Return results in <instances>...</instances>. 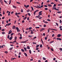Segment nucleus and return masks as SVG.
<instances>
[{
    "label": "nucleus",
    "instance_id": "72a5a7b5",
    "mask_svg": "<svg viewBox=\"0 0 62 62\" xmlns=\"http://www.w3.org/2000/svg\"><path fill=\"white\" fill-rule=\"evenodd\" d=\"M45 10H48V8H45Z\"/></svg>",
    "mask_w": 62,
    "mask_h": 62
},
{
    "label": "nucleus",
    "instance_id": "774afa93",
    "mask_svg": "<svg viewBox=\"0 0 62 62\" xmlns=\"http://www.w3.org/2000/svg\"><path fill=\"white\" fill-rule=\"evenodd\" d=\"M5 19V17H3L2 18V19Z\"/></svg>",
    "mask_w": 62,
    "mask_h": 62
},
{
    "label": "nucleus",
    "instance_id": "f3484780",
    "mask_svg": "<svg viewBox=\"0 0 62 62\" xmlns=\"http://www.w3.org/2000/svg\"><path fill=\"white\" fill-rule=\"evenodd\" d=\"M31 9H32V10L33 11H34V8H33V7H32V6H31Z\"/></svg>",
    "mask_w": 62,
    "mask_h": 62
},
{
    "label": "nucleus",
    "instance_id": "9b49d317",
    "mask_svg": "<svg viewBox=\"0 0 62 62\" xmlns=\"http://www.w3.org/2000/svg\"><path fill=\"white\" fill-rule=\"evenodd\" d=\"M13 47L10 48L9 49V50H10V51H11V50H12L13 49Z\"/></svg>",
    "mask_w": 62,
    "mask_h": 62
},
{
    "label": "nucleus",
    "instance_id": "6e6d98bb",
    "mask_svg": "<svg viewBox=\"0 0 62 62\" xmlns=\"http://www.w3.org/2000/svg\"><path fill=\"white\" fill-rule=\"evenodd\" d=\"M47 21H51V20L49 19H47Z\"/></svg>",
    "mask_w": 62,
    "mask_h": 62
},
{
    "label": "nucleus",
    "instance_id": "0eeeda50",
    "mask_svg": "<svg viewBox=\"0 0 62 62\" xmlns=\"http://www.w3.org/2000/svg\"><path fill=\"white\" fill-rule=\"evenodd\" d=\"M61 36V35L60 34H59L57 35L58 37H60Z\"/></svg>",
    "mask_w": 62,
    "mask_h": 62
},
{
    "label": "nucleus",
    "instance_id": "338daca9",
    "mask_svg": "<svg viewBox=\"0 0 62 62\" xmlns=\"http://www.w3.org/2000/svg\"><path fill=\"white\" fill-rule=\"evenodd\" d=\"M44 6L45 7H46V8H47V5H45Z\"/></svg>",
    "mask_w": 62,
    "mask_h": 62
},
{
    "label": "nucleus",
    "instance_id": "c756f323",
    "mask_svg": "<svg viewBox=\"0 0 62 62\" xmlns=\"http://www.w3.org/2000/svg\"><path fill=\"white\" fill-rule=\"evenodd\" d=\"M4 1L5 2V3H6V4H8V3H7V1L4 0Z\"/></svg>",
    "mask_w": 62,
    "mask_h": 62
},
{
    "label": "nucleus",
    "instance_id": "393cba45",
    "mask_svg": "<svg viewBox=\"0 0 62 62\" xmlns=\"http://www.w3.org/2000/svg\"><path fill=\"white\" fill-rule=\"evenodd\" d=\"M43 59H44V60H46V58H45V57H43Z\"/></svg>",
    "mask_w": 62,
    "mask_h": 62
},
{
    "label": "nucleus",
    "instance_id": "9d476101",
    "mask_svg": "<svg viewBox=\"0 0 62 62\" xmlns=\"http://www.w3.org/2000/svg\"><path fill=\"white\" fill-rule=\"evenodd\" d=\"M24 54L25 55V56H26L27 57V54L26 53H24Z\"/></svg>",
    "mask_w": 62,
    "mask_h": 62
},
{
    "label": "nucleus",
    "instance_id": "bf43d9fd",
    "mask_svg": "<svg viewBox=\"0 0 62 62\" xmlns=\"http://www.w3.org/2000/svg\"><path fill=\"white\" fill-rule=\"evenodd\" d=\"M39 48H37L36 49V50H39Z\"/></svg>",
    "mask_w": 62,
    "mask_h": 62
},
{
    "label": "nucleus",
    "instance_id": "473e14b6",
    "mask_svg": "<svg viewBox=\"0 0 62 62\" xmlns=\"http://www.w3.org/2000/svg\"><path fill=\"white\" fill-rule=\"evenodd\" d=\"M61 5H62V4H58V6H61Z\"/></svg>",
    "mask_w": 62,
    "mask_h": 62
},
{
    "label": "nucleus",
    "instance_id": "680f3d73",
    "mask_svg": "<svg viewBox=\"0 0 62 62\" xmlns=\"http://www.w3.org/2000/svg\"><path fill=\"white\" fill-rule=\"evenodd\" d=\"M56 59L55 58H53V60H54V61Z\"/></svg>",
    "mask_w": 62,
    "mask_h": 62
},
{
    "label": "nucleus",
    "instance_id": "58836bf2",
    "mask_svg": "<svg viewBox=\"0 0 62 62\" xmlns=\"http://www.w3.org/2000/svg\"><path fill=\"white\" fill-rule=\"evenodd\" d=\"M21 12H23V9H21Z\"/></svg>",
    "mask_w": 62,
    "mask_h": 62
},
{
    "label": "nucleus",
    "instance_id": "aec40b11",
    "mask_svg": "<svg viewBox=\"0 0 62 62\" xmlns=\"http://www.w3.org/2000/svg\"><path fill=\"white\" fill-rule=\"evenodd\" d=\"M21 50L22 52H24V50L23 49H21Z\"/></svg>",
    "mask_w": 62,
    "mask_h": 62
},
{
    "label": "nucleus",
    "instance_id": "a19ab883",
    "mask_svg": "<svg viewBox=\"0 0 62 62\" xmlns=\"http://www.w3.org/2000/svg\"><path fill=\"white\" fill-rule=\"evenodd\" d=\"M13 7H14V8H16V7L15 6L13 5Z\"/></svg>",
    "mask_w": 62,
    "mask_h": 62
},
{
    "label": "nucleus",
    "instance_id": "ea45409f",
    "mask_svg": "<svg viewBox=\"0 0 62 62\" xmlns=\"http://www.w3.org/2000/svg\"><path fill=\"white\" fill-rule=\"evenodd\" d=\"M45 40L47 39V37H45Z\"/></svg>",
    "mask_w": 62,
    "mask_h": 62
},
{
    "label": "nucleus",
    "instance_id": "4c0bfd02",
    "mask_svg": "<svg viewBox=\"0 0 62 62\" xmlns=\"http://www.w3.org/2000/svg\"><path fill=\"white\" fill-rule=\"evenodd\" d=\"M44 23H48V22L47 21H44Z\"/></svg>",
    "mask_w": 62,
    "mask_h": 62
},
{
    "label": "nucleus",
    "instance_id": "c03bdc74",
    "mask_svg": "<svg viewBox=\"0 0 62 62\" xmlns=\"http://www.w3.org/2000/svg\"><path fill=\"white\" fill-rule=\"evenodd\" d=\"M28 37H30V38H31V37H33V36H29Z\"/></svg>",
    "mask_w": 62,
    "mask_h": 62
},
{
    "label": "nucleus",
    "instance_id": "8fccbe9b",
    "mask_svg": "<svg viewBox=\"0 0 62 62\" xmlns=\"http://www.w3.org/2000/svg\"><path fill=\"white\" fill-rule=\"evenodd\" d=\"M56 5L55 4H54V7H56Z\"/></svg>",
    "mask_w": 62,
    "mask_h": 62
},
{
    "label": "nucleus",
    "instance_id": "c9c22d12",
    "mask_svg": "<svg viewBox=\"0 0 62 62\" xmlns=\"http://www.w3.org/2000/svg\"><path fill=\"white\" fill-rule=\"evenodd\" d=\"M14 35V33H12L11 34V36H12Z\"/></svg>",
    "mask_w": 62,
    "mask_h": 62
},
{
    "label": "nucleus",
    "instance_id": "f8f14e48",
    "mask_svg": "<svg viewBox=\"0 0 62 62\" xmlns=\"http://www.w3.org/2000/svg\"><path fill=\"white\" fill-rule=\"evenodd\" d=\"M30 11V9H28L27 10V12H29Z\"/></svg>",
    "mask_w": 62,
    "mask_h": 62
},
{
    "label": "nucleus",
    "instance_id": "7ed1b4c3",
    "mask_svg": "<svg viewBox=\"0 0 62 62\" xmlns=\"http://www.w3.org/2000/svg\"><path fill=\"white\" fill-rule=\"evenodd\" d=\"M30 31H31V34H33L34 33V32H33V30H30Z\"/></svg>",
    "mask_w": 62,
    "mask_h": 62
},
{
    "label": "nucleus",
    "instance_id": "6ab92c4d",
    "mask_svg": "<svg viewBox=\"0 0 62 62\" xmlns=\"http://www.w3.org/2000/svg\"><path fill=\"white\" fill-rule=\"evenodd\" d=\"M47 5L48 6H49V7H52V6L51 4H48Z\"/></svg>",
    "mask_w": 62,
    "mask_h": 62
},
{
    "label": "nucleus",
    "instance_id": "dca6fc26",
    "mask_svg": "<svg viewBox=\"0 0 62 62\" xmlns=\"http://www.w3.org/2000/svg\"><path fill=\"white\" fill-rule=\"evenodd\" d=\"M53 42H54V41H51L49 42L50 44H51V43H52Z\"/></svg>",
    "mask_w": 62,
    "mask_h": 62
},
{
    "label": "nucleus",
    "instance_id": "09e8293b",
    "mask_svg": "<svg viewBox=\"0 0 62 62\" xmlns=\"http://www.w3.org/2000/svg\"><path fill=\"white\" fill-rule=\"evenodd\" d=\"M36 12L35 11L34 12V15H35L36 14Z\"/></svg>",
    "mask_w": 62,
    "mask_h": 62
},
{
    "label": "nucleus",
    "instance_id": "49530a36",
    "mask_svg": "<svg viewBox=\"0 0 62 62\" xmlns=\"http://www.w3.org/2000/svg\"><path fill=\"white\" fill-rule=\"evenodd\" d=\"M33 59H31L30 60V61H33Z\"/></svg>",
    "mask_w": 62,
    "mask_h": 62
},
{
    "label": "nucleus",
    "instance_id": "2eb2a0df",
    "mask_svg": "<svg viewBox=\"0 0 62 62\" xmlns=\"http://www.w3.org/2000/svg\"><path fill=\"white\" fill-rule=\"evenodd\" d=\"M15 28V26H13V29H14Z\"/></svg>",
    "mask_w": 62,
    "mask_h": 62
},
{
    "label": "nucleus",
    "instance_id": "4468645a",
    "mask_svg": "<svg viewBox=\"0 0 62 62\" xmlns=\"http://www.w3.org/2000/svg\"><path fill=\"white\" fill-rule=\"evenodd\" d=\"M27 48L28 49H30V47H29V46H28L27 47Z\"/></svg>",
    "mask_w": 62,
    "mask_h": 62
},
{
    "label": "nucleus",
    "instance_id": "37998d69",
    "mask_svg": "<svg viewBox=\"0 0 62 62\" xmlns=\"http://www.w3.org/2000/svg\"><path fill=\"white\" fill-rule=\"evenodd\" d=\"M56 25H57V26H58V23H56Z\"/></svg>",
    "mask_w": 62,
    "mask_h": 62
},
{
    "label": "nucleus",
    "instance_id": "2f4dec72",
    "mask_svg": "<svg viewBox=\"0 0 62 62\" xmlns=\"http://www.w3.org/2000/svg\"><path fill=\"white\" fill-rule=\"evenodd\" d=\"M24 49L25 51H26V48L25 47H24Z\"/></svg>",
    "mask_w": 62,
    "mask_h": 62
},
{
    "label": "nucleus",
    "instance_id": "39448f33",
    "mask_svg": "<svg viewBox=\"0 0 62 62\" xmlns=\"http://www.w3.org/2000/svg\"><path fill=\"white\" fill-rule=\"evenodd\" d=\"M56 39H57V40H62V39H61V38H57Z\"/></svg>",
    "mask_w": 62,
    "mask_h": 62
},
{
    "label": "nucleus",
    "instance_id": "a211bd4d",
    "mask_svg": "<svg viewBox=\"0 0 62 62\" xmlns=\"http://www.w3.org/2000/svg\"><path fill=\"white\" fill-rule=\"evenodd\" d=\"M26 18H27V17H24V18H23V20H25V19H26Z\"/></svg>",
    "mask_w": 62,
    "mask_h": 62
},
{
    "label": "nucleus",
    "instance_id": "bb28decb",
    "mask_svg": "<svg viewBox=\"0 0 62 62\" xmlns=\"http://www.w3.org/2000/svg\"><path fill=\"white\" fill-rule=\"evenodd\" d=\"M39 45H40L39 44V45L37 46L36 47V48H38V47H39Z\"/></svg>",
    "mask_w": 62,
    "mask_h": 62
},
{
    "label": "nucleus",
    "instance_id": "a18cd8bd",
    "mask_svg": "<svg viewBox=\"0 0 62 62\" xmlns=\"http://www.w3.org/2000/svg\"><path fill=\"white\" fill-rule=\"evenodd\" d=\"M4 53H6V54H8V52L7 51H5V52Z\"/></svg>",
    "mask_w": 62,
    "mask_h": 62
},
{
    "label": "nucleus",
    "instance_id": "ddd939ff",
    "mask_svg": "<svg viewBox=\"0 0 62 62\" xmlns=\"http://www.w3.org/2000/svg\"><path fill=\"white\" fill-rule=\"evenodd\" d=\"M40 15H41V14H39L38 15V18H39V17H40Z\"/></svg>",
    "mask_w": 62,
    "mask_h": 62
},
{
    "label": "nucleus",
    "instance_id": "79ce46f5",
    "mask_svg": "<svg viewBox=\"0 0 62 62\" xmlns=\"http://www.w3.org/2000/svg\"><path fill=\"white\" fill-rule=\"evenodd\" d=\"M9 37H10V36H9V35L8 36V39H9Z\"/></svg>",
    "mask_w": 62,
    "mask_h": 62
},
{
    "label": "nucleus",
    "instance_id": "c85d7f7f",
    "mask_svg": "<svg viewBox=\"0 0 62 62\" xmlns=\"http://www.w3.org/2000/svg\"><path fill=\"white\" fill-rule=\"evenodd\" d=\"M24 7H25V8H27V6H26V5H24Z\"/></svg>",
    "mask_w": 62,
    "mask_h": 62
},
{
    "label": "nucleus",
    "instance_id": "412c9836",
    "mask_svg": "<svg viewBox=\"0 0 62 62\" xmlns=\"http://www.w3.org/2000/svg\"><path fill=\"white\" fill-rule=\"evenodd\" d=\"M17 37H15V40H16V39H17Z\"/></svg>",
    "mask_w": 62,
    "mask_h": 62
},
{
    "label": "nucleus",
    "instance_id": "cd10ccee",
    "mask_svg": "<svg viewBox=\"0 0 62 62\" xmlns=\"http://www.w3.org/2000/svg\"><path fill=\"white\" fill-rule=\"evenodd\" d=\"M60 23H62V21L61 20H60Z\"/></svg>",
    "mask_w": 62,
    "mask_h": 62
},
{
    "label": "nucleus",
    "instance_id": "e2e57ef3",
    "mask_svg": "<svg viewBox=\"0 0 62 62\" xmlns=\"http://www.w3.org/2000/svg\"><path fill=\"white\" fill-rule=\"evenodd\" d=\"M54 34H53L52 35V37H54Z\"/></svg>",
    "mask_w": 62,
    "mask_h": 62
},
{
    "label": "nucleus",
    "instance_id": "4be33fe9",
    "mask_svg": "<svg viewBox=\"0 0 62 62\" xmlns=\"http://www.w3.org/2000/svg\"><path fill=\"white\" fill-rule=\"evenodd\" d=\"M62 12L61 11H58L57 12V13H61Z\"/></svg>",
    "mask_w": 62,
    "mask_h": 62
},
{
    "label": "nucleus",
    "instance_id": "423d86ee",
    "mask_svg": "<svg viewBox=\"0 0 62 62\" xmlns=\"http://www.w3.org/2000/svg\"><path fill=\"white\" fill-rule=\"evenodd\" d=\"M42 11H40V12H39V14H41V15H42Z\"/></svg>",
    "mask_w": 62,
    "mask_h": 62
},
{
    "label": "nucleus",
    "instance_id": "7c9ffc66",
    "mask_svg": "<svg viewBox=\"0 0 62 62\" xmlns=\"http://www.w3.org/2000/svg\"><path fill=\"white\" fill-rule=\"evenodd\" d=\"M32 44H37V43H35V42H33Z\"/></svg>",
    "mask_w": 62,
    "mask_h": 62
},
{
    "label": "nucleus",
    "instance_id": "b1692460",
    "mask_svg": "<svg viewBox=\"0 0 62 62\" xmlns=\"http://www.w3.org/2000/svg\"><path fill=\"white\" fill-rule=\"evenodd\" d=\"M40 48H42V44H41L40 45Z\"/></svg>",
    "mask_w": 62,
    "mask_h": 62
},
{
    "label": "nucleus",
    "instance_id": "864d4df0",
    "mask_svg": "<svg viewBox=\"0 0 62 62\" xmlns=\"http://www.w3.org/2000/svg\"><path fill=\"white\" fill-rule=\"evenodd\" d=\"M29 29H32V27H29Z\"/></svg>",
    "mask_w": 62,
    "mask_h": 62
},
{
    "label": "nucleus",
    "instance_id": "a878e982",
    "mask_svg": "<svg viewBox=\"0 0 62 62\" xmlns=\"http://www.w3.org/2000/svg\"><path fill=\"white\" fill-rule=\"evenodd\" d=\"M28 14L29 16H31V15H30V14L29 13H28Z\"/></svg>",
    "mask_w": 62,
    "mask_h": 62
},
{
    "label": "nucleus",
    "instance_id": "6e6552de",
    "mask_svg": "<svg viewBox=\"0 0 62 62\" xmlns=\"http://www.w3.org/2000/svg\"><path fill=\"white\" fill-rule=\"evenodd\" d=\"M12 36H11V37H10L9 38V40H11L13 38Z\"/></svg>",
    "mask_w": 62,
    "mask_h": 62
},
{
    "label": "nucleus",
    "instance_id": "3c124183",
    "mask_svg": "<svg viewBox=\"0 0 62 62\" xmlns=\"http://www.w3.org/2000/svg\"><path fill=\"white\" fill-rule=\"evenodd\" d=\"M22 23H24V20H23L22 21Z\"/></svg>",
    "mask_w": 62,
    "mask_h": 62
},
{
    "label": "nucleus",
    "instance_id": "5fc2aeb1",
    "mask_svg": "<svg viewBox=\"0 0 62 62\" xmlns=\"http://www.w3.org/2000/svg\"><path fill=\"white\" fill-rule=\"evenodd\" d=\"M1 3L2 5H3V1L2 2H1Z\"/></svg>",
    "mask_w": 62,
    "mask_h": 62
},
{
    "label": "nucleus",
    "instance_id": "13d9d810",
    "mask_svg": "<svg viewBox=\"0 0 62 62\" xmlns=\"http://www.w3.org/2000/svg\"><path fill=\"white\" fill-rule=\"evenodd\" d=\"M16 41L15 40V41H14L13 42V43H15V42H16Z\"/></svg>",
    "mask_w": 62,
    "mask_h": 62
},
{
    "label": "nucleus",
    "instance_id": "20e7f679",
    "mask_svg": "<svg viewBox=\"0 0 62 62\" xmlns=\"http://www.w3.org/2000/svg\"><path fill=\"white\" fill-rule=\"evenodd\" d=\"M11 31V30H10L9 31L8 34H11L12 32V31Z\"/></svg>",
    "mask_w": 62,
    "mask_h": 62
},
{
    "label": "nucleus",
    "instance_id": "603ef678",
    "mask_svg": "<svg viewBox=\"0 0 62 62\" xmlns=\"http://www.w3.org/2000/svg\"><path fill=\"white\" fill-rule=\"evenodd\" d=\"M2 31H5V29H2L1 30Z\"/></svg>",
    "mask_w": 62,
    "mask_h": 62
},
{
    "label": "nucleus",
    "instance_id": "4d7b16f0",
    "mask_svg": "<svg viewBox=\"0 0 62 62\" xmlns=\"http://www.w3.org/2000/svg\"><path fill=\"white\" fill-rule=\"evenodd\" d=\"M3 14H5V11H3Z\"/></svg>",
    "mask_w": 62,
    "mask_h": 62
},
{
    "label": "nucleus",
    "instance_id": "0e129e2a",
    "mask_svg": "<svg viewBox=\"0 0 62 62\" xmlns=\"http://www.w3.org/2000/svg\"><path fill=\"white\" fill-rule=\"evenodd\" d=\"M16 15H18V13H16L15 14Z\"/></svg>",
    "mask_w": 62,
    "mask_h": 62
},
{
    "label": "nucleus",
    "instance_id": "f03ea898",
    "mask_svg": "<svg viewBox=\"0 0 62 62\" xmlns=\"http://www.w3.org/2000/svg\"><path fill=\"white\" fill-rule=\"evenodd\" d=\"M45 30V29L44 28H42L40 30V32L42 31L43 30Z\"/></svg>",
    "mask_w": 62,
    "mask_h": 62
},
{
    "label": "nucleus",
    "instance_id": "de8ad7c7",
    "mask_svg": "<svg viewBox=\"0 0 62 62\" xmlns=\"http://www.w3.org/2000/svg\"><path fill=\"white\" fill-rule=\"evenodd\" d=\"M2 34H5V32H2Z\"/></svg>",
    "mask_w": 62,
    "mask_h": 62
},
{
    "label": "nucleus",
    "instance_id": "052dcab7",
    "mask_svg": "<svg viewBox=\"0 0 62 62\" xmlns=\"http://www.w3.org/2000/svg\"><path fill=\"white\" fill-rule=\"evenodd\" d=\"M20 39H22V37H20Z\"/></svg>",
    "mask_w": 62,
    "mask_h": 62
},
{
    "label": "nucleus",
    "instance_id": "1a4fd4ad",
    "mask_svg": "<svg viewBox=\"0 0 62 62\" xmlns=\"http://www.w3.org/2000/svg\"><path fill=\"white\" fill-rule=\"evenodd\" d=\"M10 24H11V23L7 24H6V25L7 26H8V25H10Z\"/></svg>",
    "mask_w": 62,
    "mask_h": 62
},
{
    "label": "nucleus",
    "instance_id": "e433bc0d",
    "mask_svg": "<svg viewBox=\"0 0 62 62\" xmlns=\"http://www.w3.org/2000/svg\"><path fill=\"white\" fill-rule=\"evenodd\" d=\"M36 38H37V37H35L33 38V39H36Z\"/></svg>",
    "mask_w": 62,
    "mask_h": 62
},
{
    "label": "nucleus",
    "instance_id": "f257e3e1",
    "mask_svg": "<svg viewBox=\"0 0 62 62\" xmlns=\"http://www.w3.org/2000/svg\"><path fill=\"white\" fill-rule=\"evenodd\" d=\"M16 29L17 30V31L18 32H20V31H21V30H19V28H18V27H17L16 28Z\"/></svg>",
    "mask_w": 62,
    "mask_h": 62
},
{
    "label": "nucleus",
    "instance_id": "5701e85b",
    "mask_svg": "<svg viewBox=\"0 0 62 62\" xmlns=\"http://www.w3.org/2000/svg\"><path fill=\"white\" fill-rule=\"evenodd\" d=\"M29 52L30 54H31V50H29Z\"/></svg>",
    "mask_w": 62,
    "mask_h": 62
},
{
    "label": "nucleus",
    "instance_id": "f704fd0d",
    "mask_svg": "<svg viewBox=\"0 0 62 62\" xmlns=\"http://www.w3.org/2000/svg\"><path fill=\"white\" fill-rule=\"evenodd\" d=\"M27 20L28 21H29V18L28 17L27 18Z\"/></svg>",
    "mask_w": 62,
    "mask_h": 62
},
{
    "label": "nucleus",
    "instance_id": "69168bd1",
    "mask_svg": "<svg viewBox=\"0 0 62 62\" xmlns=\"http://www.w3.org/2000/svg\"><path fill=\"white\" fill-rule=\"evenodd\" d=\"M42 19V17H40V18H39V20H40V19Z\"/></svg>",
    "mask_w": 62,
    "mask_h": 62
}]
</instances>
